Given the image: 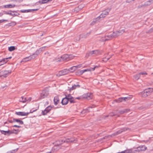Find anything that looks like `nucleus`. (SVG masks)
I'll return each mask as SVG.
<instances>
[{
	"mask_svg": "<svg viewBox=\"0 0 153 153\" xmlns=\"http://www.w3.org/2000/svg\"><path fill=\"white\" fill-rule=\"evenodd\" d=\"M153 91V88H149L145 89L144 91L141 92L142 97H146L150 95Z\"/></svg>",
	"mask_w": 153,
	"mask_h": 153,
	"instance_id": "f257e3e1",
	"label": "nucleus"
},
{
	"mask_svg": "<svg viewBox=\"0 0 153 153\" xmlns=\"http://www.w3.org/2000/svg\"><path fill=\"white\" fill-rule=\"evenodd\" d=\"M101 54V51H100L98 50L92 51H90L88 53H87L86 56H89L94 55H97Z\"/></svg>",
	"mask_w": 153,
	"mask_h": 153,
	"instance_id": "f03ea898",
	"label": "nucleus"
},
{
	"mask_svg": "<svg viewBox=\"0 0 153 153\" xmlns=\"http://www.w3.org/2000/svg\"><path fill=\"white\" fill-rule=\"evenodd\" d=\"M70 72V70H69L65 69L59 71L56 75L57 76H60L65 75L69 73Z\"/></svg>",
	"mask_w": 153,
	"mask_h": 153,
	"instance_id": "7ed1b4c3",
	"label": "nucleus"
},
{
	"mask_svg": "<svg viewBox=\"0 0 153 153\" xmlns=\"http://www.w3.org/2000/svg\"><path fill=\"white\" fill-rule=\"evenodd\" d=\"M37 109H36L35 110L33 111H32V110H30L29 112L26 113L25 112H16L15 114L17 115L21 116H27L29 114L33 113V112L36 111Z\"/></svg>",
	"mask_w": 153,
	"mask_h": 153,
	"instance_id": "20e7f679",
	"label": "nucleus"
},
{
	"mask_svg": "<svg viewBox=\"0 0 153 153\" xmlns=\"http://www.w3.org/2000/svg\"><path fill=\"white\" fill-rule=\"evenodd\" d=\"M39 51H36L34 53H33L32 55H30V56L26 57L25 58L23 59L22 62H25L26 61H25V59H34L39 54Z\"/></svg>",
	"mask_w": 153,
	"mask_h": 153,
	"instance_id": "39448f33",
	"label": "nucleus"
},
{
	"mask_svg": "<svg viewBox=\"0 0 153 153\" xmlns=\"http://www.w3.org/2000/svg\"><path fill=\"white\" fill-rule=\"evenodd\" d=\"M39 51H36L34 53H33L32 55H30V56L26 57L25 58L23 59L22 62H25L26 61H25V59H34L39 54Z\"/></svg>",
	"mask_w": 153,
	"mask_h": 153,
	"instance_id": "423d86ee",
	"label": "nucleus"
},
{
	"mask_svg": "<svg viewBox=\"0 0 153 153\" xmlns=\"http://www.w3.org/2000/svg\"><path fill=\"white\" fill-rule=\"evenodd\" d=\"M49 94L48 91L46 90H44L42 91V92L40 94V99H43L47 97Z\"/></svg>",
	"mask_w": 153,
	"mask_h": 153,
	"instance_id": "0eeeda50",
	"label": "nucleus"
},
{
	"mask_svg": "<svg viewBox=\"0 0 153 153\" xmlns=\"http://www.w3.org/2000/svg\"><path fill=\"white\" fill-rule=\"evenodd\" d=\"M70 55L68 54H64L61 57V59L60 60H58V61H68L70 60Z\"/></svg>",
	"mask_w": 153,
	"mask_h": 153,
	"instance_id": "6e6552de",
	"label": "nucleus"
},
{
	"mask_svg": "<svg viewBox=\"0 0 153 153\" xmlns=\"http://www.w3.org/2000/svg\"><path fill=\"white\" fill-rule=\"evenodd\" d=\"M72 99H74L73 97H68L66 95V97L63 98L62 100L61 103L62 105H66L68 103L69 100H72Z\"/></svg>",
	"mask_w": 153,
	"mask_h": 153,
	"instance_id": "1a4fd4ad",
	"label": "nucleus"
},
{
	"mask_svg": "<svg viewBox=\"0 0 153 153\" xmlns=\"http://www.w3.org/2000/svg\"><path fill=\"white\" fill-rule=\"evenodd\" d=\"M111 8H108L106 9L103 11L102 14L100 15V18H104L108 14L109 12L110 11Z\"/></svg>",
	"mask_w": 153,
	"mask_h": 153,
	"instance_id": "9d476101",
	"label": "nucleus"
},
{
	"mask_svg": "<svg viewBox=\"0 0 153 153\" xmlns=\"http://www.w3.org/2000/svg\"><path fill=\"white\" fill-rule=\"evenodd\" d=\"M11 71H2L0 73L1 77H6L11 74Z\"/></svg>",
	"mask_w": 153,
	"mask_h": 153,
	"instance_id": "9b49d317",
	"label": "nucleus"
},
{
	"mask_svg": "<svg viewBox=\"0 0 153 153\" xmlns=\"http://www.w3.org/2000/svg\"><path fill=\"white\" fill-rule=\"evenodd\" d=\"M130 98L129 97H120L117 100H115L116 102L120 103L123 101H126L130 99Z\"/></svg>",
	"mask_w": 153,
	"mask_h": 153,
	"instance_id": "f8f14e48",
	"label": "nucleus"
},
{
	"mask_svg": "<svg viewBox=\"0 0 153 153\" xmlns=\"http://www.w3.org/2000/svg\"><path fill=\"white\" fill-rule=\"evenodd\" d=\"M52 107L51 106H49L46 107L44 111H42V114L43 115H45L49 112L52 108Z\"/></svg>",
	"mask_w": 153,
	"mask_h": 153,
	"instance_id": "ddd939ff",
	"label": "nucleus"
},
{
	"mask_svg": "<svg viewBox=\"0 0 153 153\" xmlns=\"http://www.w3.org/2000/svg\"><path fill=\"white\" fill-rule=\"evenodd\" d=\"M83 98L87 99L88 100H90L92 98V94L89 93L85 94L83 95Z\"/></svg>",
	"mask_w": 153,
	"mask_h": 153,
	"instance_id": "4468645a",
	"label": "nucleus"
},
{
	"mask_svg": "<svg viewBox=\"0 0 153 153\" xmlns=\"http://www.w3.org/2000/svg\"><path fill=\"white\" fill-rule=\"evenodd\" d=\"M77 140L76 139H74L73 138H68L65 140H64V143L66 142L67 143H71L73 142L76 143Z\"/></svg>",
	"mask_w": 153,
	"mask_h": 153,
	"instance_id": "2eb2a0df",
	"label": "nucleus"
},
{
	"mask_svg": "<svg viewBox=\"0 0 153 153\" xmlns=\"http://www.w3.org/2000/svg\"><path fill=\"white\" fill-rule=\"evenodd\" d=\"M81 67V65H78L76 66H73L70 68L69 70H70V71L71 72H72L73 71H74L76 70V69L78 68H79Z\"/></svg>",
	"mask_w": 153,
	"mask_h": 153,
	"instance_id": "dca6fc26",
	"label": "nucleus"
},
{
	"mask_svg": "<svg viewBox=\"0 0 153 153\" xmlns=\"http://www.w3.org/2000/svg\"><path fill=\"white\" fill-rule=\"evenodd\" d=\"M80 87V85L78 84H77L76 85L74 84L69 89V90L70 91H71L77 88H79Z\"/></svg>",
	"mask_w": 153,
	"mask_h": 153,
	"instance_id": "f3484780",
	"label": "nucleus"
},
{
	"mask_svg": "<svg viewBox=\"0 0 153 153\" xmlns=\"http://www.w3.org/2000/svg\"><path fill=\"white\" fill-rule=\"evenodd\" d=\"M63 143V140L60 139L56 141L54 143V144L56 146H60V145Z\"/></svg>",
	"mask_w": 153,
	"mask_h": 153,
	"instance_id": "a211bd4d",
	"label": "nucleus"
},
{
	"mask_svg": "<svg viewBox=\"0 0 153 153\" xmlns=\"http://www.w3.org/2000/svg\"><path fill=\"white\" fill-rule=\"evenodd\" d=\"M91 31H90L86 33H83L80 35L81 37L84 38H86L91 33Z\"/></svg>",
	"mask_w": 153,
	"mask_h": 153,
	"instance_id": "6ab92c4d",
	"label": "nucleus"
},
{
	"mask_svg": "<svg viewBox=\"0 0 153 153\" xmlns=\"http://www.w3.org/2000/svg\"><path fill=\"white\" fill-rule=\"evenodd\" d=\"M128 129V128H122V129H121L119 130L118 131H117V132H116L115 134L116 135H118L119 134H120L122 132H123V131H126Z\"/></svg>",
	"mask_w": 153,
	"mask_h": 153,
	"instance_id": "aec40b11",
	"label": "nucleus"
},
{
	"mask_svg": "<svg viewBox=\"0 0 153 153\" xmlns=\"http://www.w3.org/2000/svg\"><path fill=\"white\" fill-rule=\"evenodd\" d=\"M109 115L111 117L115 116H116V117H119L120 116V115H119L117 113L116 111L110 113L109 114Z\"/></svg>",
	"mask_w": 153,
	"mask_h": 153,
	"instance_id": "412c9836",
	"label": "nucleus"
},
{
	"mask_svg": "<svg viewBox=\"0 0 153 153\" xmlns=\"http://www.w3.org/2000/svg\"><path fill=\"white\" fill-rule=\"evenodd\" d=\"M1 132L2 134H3L5 135H7V136H9L10 134H10V130H8L7 131L1 130Z\"/></svg>",
	"mask_w": 153,
	"mask_h": 153,
	"instance_id": "4be33fe9",
	"label": "nucleus"
},
{
	"mask_svg": "<svg viewBox=\"0 0 153 153\" xmlns=\"http://www.w3.org/2000/svg\"><path fill=\"white\" fill-rule=\"evenodd\" d=\"M54 102L55 105H56L59 102V97L57 96H55L54 98Z\"/></svg>",
	"mask_w": 153,
	"mask_h": 153,
	"instance_id": "5701e85b",
	"label": "nucleus"
},
{
	"mask_svg": "<svg viewBox=\"0 0 153 153\" xmlns=\"http://www.w3.org/2000/svg\"><path fill=\"white\" fill-rule=\"evenodd\" d=\"M152 4H153V1L152 0H149L146 1L144 3V5H145L146 7Z\"/></svg>",
	"mask_w": 153,
	"mask_h": 153,
	"instance_id": "b1692460",
	"label": "nucleus"
},
{
	"mask_svg": "<svg viewBox=\"0 0 153 153\" xmlns=\"http://www.w3.org/2000/svg\"><path fill=\"white\" fill-rule=\"evenodd\" d=\"M14 122L19 123L20 124L22 125L24 124L23 122L19 119L14 118Z\"/></svg>",
	"mask_w": 153,
	"mask_h": 153,
	"instance_id": "393cba45",
	"label": "nucleus"
},
{
	"mask_svg": "<svg viewBox=\"0 0 153 153\" xmlns=\"http://www.w3.org/2000/svg\"><path fill=\"white\" fill-rule=\"evenodd\" d=\"M61 148V147L60 146H56L54 144V146L52 148V150L54 151H57Z\"/></svg>",
	"mask_w": 153,
	"mask_h": 153,
	"instance_id": "a878e982",
	"label": "nucleus"
},
{
	"mask_svg": "<svg viewBox=\"0 0 153 153\" xmlns=\"http://www.w3.org/2000/svg\"><path fill=\"white\" fill-rule=\"evenodd\" d=\"M10 134H17L20 131L18 129L17 130L13 129L11 130H10Z\"/></svg>",
	"mask_w": 153,
	"mask_h": 153,
	"instance_id": "bb28decb",
	"label": "nucleus"
},
{
	"mask_svg": "<svg viewBox=\"0 0 153 153\" xmlns=\"http://www.w3.org/2000/svg\"><path fill=\"white\" fill-rule=\"evenodd\" d=\"M15 6V5H12L11 4H9L8 5H4V7L5 8H8L13 7Z\"/></svg>",
	"mask_w": 153,
	"mask_h": 153,
	"instance_id": "cd10ccee",
	"label": "nucleus"
},
{
	"mask_svg": "<svg viewBox=\"0 0 153 153\" xmlns=\"http://www.w3.org/2000/svg\"><path fill=\"white\" fill-rule=\"evenodd\" d=\"M111 34L108 35H107L105 36V37H107V38L105 39H103L102 40L104 41H106L109 40H110L112 39V38H111Z\"/></svg>",
	"mask_w": 153,
	"mask_h": 153,
	"instance_id": "c85d7f7f",
	"label": "nucleus"
},
{
	"mask_svg": "<svg viewBox=\"0 0 153 153\" xmlns=\"http://www.w3.org/2000/svg\"><path fill=\"white\" fill-rule=\"evenodd\" d=\"M125 30L124 29H123L121 30H120L117 32V34L119 36L123 34L125 32Z\"/></svg>",
	"mask_w": 153,
	"mask_h": 153,
	"instance_id": "c756f323",
	"label": "nucleus"
},
{
	"mask_svg": "<svg viewBox=\"0 0 153 153\" xmlns=\"http://www.w3.org/2000/svg\"><path fill=\"white\" fill-rule=\"evenodd\" d=\"M111 37L112 38L116 37L118 36L117 31L116 32H113V33L111 34Z\"/></svg>",
	"mask_w": 153,
	"mask_h": 153,
	"instance_id": "7c9ffc66",
	"label": "nucleus"
},
{
	"mask_svg": "<svg viewBox=\"0 0 153 153\" xmlns=\"http://www.w3.org/2000/svg\"><path fill=\"white\" fill-rule=\"evenodd\" d=\"M52 1V0H42V1H39V2L41 4H43L47 3L48 2L51 1Z\"/></svg>",
	"mask_w": 153,
	"mask_h": 153,
	"instance_id": "2f4dec72",
	"label": "nucleus"
},
{
	"mask_svg": "<svg viewBox=\"0 0 153 153\" xmlns=\"http://www.w3.org/2000/svg\"><path fill=\"white\" fill-rule=\"evenodd\" d=\"M140 147L141 148V152L145 151L147 149V147L144 145L140 146Z\"/></svg>",
	"mask_w": 153,
	"mask_h": 153,
	"instance_id": "473e14b6",
	"label": "nucleus"
},
{
	"mask_svg": "<svg viewBox=\"0 0 153 153\" xmlns=\"http://www.w3.org/2000/svg\"><path fill=\"white\" fill-rule=\"evenodd\" d=\"M20 11L22 13H28L29 12H31V9L29 10H21Z\"/></svg>",
	"mask_w": 153,
	"mask_h": 153,
	"instance_id": "72a5a7b5",
	"label": "nucleus"
},
{
	"mask_svg": "<svg viewBox=\"0 0 153 153\" xmlns=\"http://www.w3.org/2000/svg\"><path fill=\"white\" fill-rule=\"evenodd\" d=\"M46 48V47H41L39 48V50H37V51H39V53H40L42 51H44Z\"/></svg>",
	"mask_w": 153,
	"mask_h": 153,
	"instance_id": "f704fd0d",
	"label": "nucleus"
},
{
	"mask_svg": "<svg viewBox=\"0 0 153 153\" xmlns=\"http://www.w3.org/2000/svg\"><path fill=\"white\" fill-rule=\"evenodd\" d=\"M15 49V46H11L8 48V50L10 51H12Z\"/></svg>",
	"mask_w": 153,
	"mask_h": 153,
	"instance_id": "c9c22d12",
	"label": "nucleus"
},
{
	"mask_svg": "<svg viewBox=\"0 0 153 153\" xmlns=\"http://www.w3.org/2000/svg\"><path fill=\"white\" fill-rule=\"evenodd\" d=\"M7 59L6 58H4L2 59L0 61V63L2 62H3V64L4 63H6L7 61H8V60H7Z\"/></svg>",
	"mask_w": 153,
	"mask_h": 153,
	"instance_id": "e433bc0d",
	"label": "nucleus"
},
{
	"mask_svg": "<svg viewBox=\"0 0 153 153\" xmlns=\"http://www.w3.org/2000/svg\"><path fill=\"white\" fill-rule=\"evenodd\" d=\"M140 74L139 73L134 75V77L135 79L137 80L140 78Z\"/></svg>",
	"mask_w": 153,
	"mask_h": 153,
	"instance_id": "4c0bfd02",
	"label": "nucleus"
},
{
	"mask_svg": "<svg viewBox=\"0 0 153 153\" xmlns=\"http://www.w3.org/2000/svg\"><path fill=\"white\" fill-rule=\"evenodd\" d=\"M117 113L120 115L121 114H124L125 113V111H124V110H120V111H116Z\"/></svg>",
	"mask_w": 153,
	"mask_h": 153,
	"instance_id": "58836bf2",
	"label": "nucleus"
},
{
	"mask_svg": "<svg viewBox=\"0 0 153 153\" xmlns=\"http://www.w3.org/2000/svg\"><path fill=\"white\" fill-rule=\"evenodd\" d=\"M18 149L8 151L7 153H15L17 151Z\"/></svg>",
	"mask_w": 153,
	"mask_h": 153,
	"instance_id": "ea45409f",
	"label": "nucleus"
},
{
	"mask_svg": "<svg viewBox=\"0 0 153 153\" xmlns=\"http://www.w3.org/2000/svg\"><path fill=\"white\" fill-rule=\"evenodd\" d=\"M125 151V153H131L132 152V149L126 150Z\"/></svg>",
	"mask_w": 153,
	"mask_h": 153,
	"instance_id": "a19ab883",
	"label": "nucleus"
},
{
	"mask_svg": "<svg viewBox=\"0 0 153 153\" xmlns=\"http://www.w3.org/2000/svg\"><path fill=\"white\" fill-rule=\"evenodd\" d=\"M7 121L9 123H12L13 122H14V118H13V119H8L7 120Z\"/></svg>",
	"mask_w": 153,
	"mask_h": 153,
	"instance_id": "79ce46f5",
	"label": "nucleus"
},
{
	"mask_svg": "<svg viewBox=\"0 0 153 153\" xmlns=\"http://www.w3.org/2000/svg\"><path fill=\"white\" fill-rule=\"evenodd\" d=\"M153 32V27L150 29L148 32H146L147 33H151Z\"/></svg>",
	"mask_w": 153,
	"mask_h": 153,
	"instance_id": "37998d69",
	"label": "nucleus"
},
{
	"mask_svg": "<svg viewBox=\"0 0 153 153\" xmlns=\"http://www.w3.org/2000/svg\"><path fill=\"white\" fill-rule=\"evenodd\" d=\"M10 25L12 26H14L16 24V23L15 22H12L11 23H10Z\"/></svg>",
	"mask_w": 153,
	"mask_h": 153,
	"instance_id": "c03bdc74",
	"label": "nucleus"
},
{
	"mask_svg": "<svg viewBox=\"0 0 153 153\" xmlns=\"http://www.w3.org/2000/svg\"><path fill=\"white\" fill-rule=\"evenodd\" d=\"M69 101L70 103H74L75 102L74 98V99H72V100H69Z\"/></svg>",
	"mask_w": 153,
	"mask_h": 153,
	"instance_id": "a18cd8bd",
	"label": "nucleus"
},
{
	"mask_svg": "<svg viewBox=\"0 0 153 153\" xmlns=\"http://www.w3.org/2000/svg\"><path fill=\"white\" fill-rule=\"evenodd\" d=\"M45 55H46V57L47 58H48V56H50L49 53L48 51H47L46 52H45Z\"/></svg>",
	"mask_w": 153,
	"mask_h": 153,
	"instance_id": "49530a36",
	"label": "nucleus"
},
{
	"mask_svg": "<svg viewBox=\"0 0 153 153\" xmlns=\"http://www.w3.org/2000/svg\"><path fill=\"white\" fill-rule=\"evenodd\" d=\"M99 67V66H96L93 68H91V71H93L95 69V68H98Z\"/></svg>",
	"mask_w": 153,
	"mask_h": 153,
	"instance_id": "de8ad7c7",
	"label": "nucleus"
},
{
	"mask_svg": "<svg viewBox=\"0 0 153 153\" xmlns=\"http://www.w3.org/2000/svg\"><path fill=\"white\" fill-rule=\"evenodd\" d=\"M110 57H108V58H103V61H105V62H106L108 60H109L110 58Z\"/></svg>",
	"mask_w": 153,
	"mask_h": 153,
	"instance_id": "09e8293b",
	"label": "nucleus"
},
{
	"mask_svg": "<svg viewBox=\"0 0 153 153\" xmlns=\"http://www.w3.org/2000/svg\"><path fill=\"white\" fill-rule=\"evenodd\" d=\"M140 148H141L140 147V146H139V147H137V148H136V149H137V150L138 151V152H141Z\"/></svg>",
	"mask_w": 153,
	"mask_h": 153,
	"instance_id": "8fccbe9b",
	"label": "nucleus"
},
{
	"mask_svg": "<svg viewBox=\"0 0 153 153\" xmlns=\"http://www.w3.org/2000/svg\"><path fill=\"white\" fill-rule=\"evenodd\" d=\"M139 74H140V75H147V73L146 72H141L140 73H139Z\"/></svg>",
	"mask_w": 153,
	"mask_h": 153,
	"instance_id": "3c124183",
	"label": "nucleus"
},
{
	"mask_svg": "<svg viewBox=\"0 0 153 153\" xmlns=\"http://www.w3.org/2000/svg\"><path fill=\"white\" fill-rule=\"evenodd\" d=\"M83 70L84 71V72H85L87 71H91V68L89 69Z\"/></svg>",
	"mask_w": 153,
	"mask_h": 153,
	"instance_id": "603ef678",
	"label": "nucleus"
},
{
	"mask_svg": "<svg viewBox=\"0 0 153 153\" xmlns=\"http://www.w3.org/2000/svg\"><path fill=\"white\" fill-rule=\"evenodd\" d=\"M7 21H8L7 20H5V19L0 20V23H2L4 22H7Z\"/></svg>",
	"mask_w": 153,
	"mask_h": 153,
	"instance_id": "864d4df0",
	"label": "nucleus"
},
{
	"mask_svg": "<svg viewBox=\"0 0 153 153\" xmlns=\"http://www.w3.org/2000/svg\"><path fill=\"white\" fill-rule=\"evenodd\" d=\"M26 101H27V98L26 97L24 98L23 100H22V102L23 103L25 102Z\"/></svg>",
	"mask_w": 153,
	"mask_h": 153,
	"instance_id": "5fc2aeb1",
	"label": "nucleus"
},
{
	"mask_svg": "<svg viewBox=\"0 0 153 153\" xmlns=\"http://www.w3.org/2000/svg\"><path fill=\"white\" fill-rule=\"evenodd\" d=\"M137 152H138V151L137 150V149H136L134 150H132V153H137Z\"/></svg>",
	"mask_w": 153,
	"mask_h": 153,
	"instance_id": "6e6d98bb",
	"label": "nucleus"
},
{
	"mask_svg": "<svg viewBox=\"0 0 153 153\" xmlns=\"http://www.w3.org/2000/svg\"><path fill=\"white\" fill-rule=\"evenodd\" d=\"M130 110L129 109H125L124 110V111H125V113H126L128 112Z\"/></svg>",
	"mask_w": 153,
	"mask_h": 153,
	"instance_id": "4d7b16f0",
	"label": "nucleus"
},
{
	"mask_svg": "<svg viewBox=\"0 0 153 153\" xmlns=\"http://www.w3.org/2000/svg\"><path fill=\"white\" fill-rule=\"evenodd\" d=\"M13 127H17L19 128H20L21 127V126H18L17 125H14L13 126Z\"/></svg>",
	"mask_w": 153,
	"mask_h": 153,
	"instance_id": "13d9d810",
	"label": "nucleus"
},
{
	"mask_svg": "<svg viewBox=\"0 0 153 153\" xmlns=\"http://www.w3.org/2000/svg\"><path fill=\"white\" fill-rule=\"evenodd\" d=\"M84 73V72L83 70H82L79 71V73L80 74H82Z\"/></svg>",
	"mask_w": 153,
	"mask_h": 153,
	"instance_id": "bf43d9fd",
	"label": "nucleus"
},
{
	"mask_svg": "<svg viewBox=\"0 0 153 153\" xmlns=\"http://www.w3.org/2000/svg\"><path fill=\"white\" fill-rule=\"evenodd\" d=\"M31 97H29V98H27V101L28 102H30L31 101Z\"/></svg>",
	"mask_w": 153,
	"mask_h": 153,
	"instance_id": "052dcab7",
	"label": "nucleus"
},
{
	"mask_svg": "<svg viewBox=\"0 0 153 153\" xmlns=\"http://www.w3.org/2000/svg\"><path fill=\"white\" fill-rule=\"evenodd\" d=\"M3 12H4V14H6L9 15V14H10V13H8V12H7V11H4Z\"/></svg>",
	"mask_w": 153,
	"mask_h": 153,
	"instance_id": "680f3d73",
	"label": "nucleus"
},
{
	"mask_svg": "<svg viewBox=\"0 0 153 153\" xmlns=\"http://www.w3.org/2000/svg\"><path fill=\"white\" fill-rule=\"evenodd\" d=\"M9 15H10L11 16H17V15L16 14H15V13L13 14L12 13H10Z\"/></svg>",
	"mask_w": 153,
	"mask_h": 153,
	"instance_id": "e2e57ef3",
	"label": "nucleus"
},
{
	"mask_svg": "<svg viewBox=\"0 0 153 153\" xmlns=\"http://www.w3.org/2000/svg\"><path fill=\"white\" fill-rule=\"evenodd\" d=\"M16 12V11H12L11 10H10V11H9L8 12V13H12L11 12L14 13V12Z\"/></svg>",
	"mask_w": 153,
	"mask_h": 153,
	"instance_id": "0e129e2a",
	"label": "nucleus"
},
{
	"mask_svg": "<svg viewBox=\"0 0 153 153\" xmlns=\"http://www.w3.org/2000/svg\"><path fill=\"white\" fill-rule=\"evenodd\" d=\"M131 1H132V0H127L126 1V2L129 3L131 2Z\"/></svg>",
	"mask_w": 153,
	"mask_h": 153,
	"instance_id": "69168bd1",
	"label": "nucleus"
},
{
	"mask_svg": "<svg viewBox=\"0 0 153 153\" xmlns=\"http://www.w3.org/2000/svg\"><path fill=\"white\" fill-rule=\"evenodd\" d=\"M67 97H72L71 96V94H68L67 96Z\"/></svg>",
	"mask_w": 153,
	"mask_h": 153,
	"instance_id": "338daca9",
	"label": "nucleus"
},
{
	"mask_svg": "<svg viewBox=\"0 0 153 153\" xmlns=\"http://www.w3.org/2000/svg\"><path fill=\"white\" fill-rule=\"evenodd\" d=\"M146 7V6L145 5H144V4H142L140 6V7Z\"/></svg>",
	"mask_w": 153,
	"mask_h": 153,
	"instance_id": "774afa93",
	"label": "nucleus"
}]
</instances>
